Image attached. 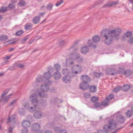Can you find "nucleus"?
<instances>
[{
  "mask_svg": "<svg viewBox=\"0 0 133 133\" xmlns=\"http://www.w3.org/2000/svg\"><path fill=\"white\" fill-rule=\"evenodd\" d=\"M25 4V3L23 1H21L19 2V5L21 6L24 5Z\"/></svg>",
  "mask_w": 133,
  "mask_h": 133,
  "instance_id": "obj_33",
  "label": "nucleus"
},
{
  "mask_svg": "<svg viewBox=\"0 0 133 133\" xmlns=\"http://www.w3.org/2000/svg\"><path fill=\"white\" fill-rule=\"evenodd\" d=\"M108 101L106 99L104 100L102 102L101 104L99 103H97L95 104V106L96 107H99L101 106V105H102L105 106H106L108 105Z\"/></svg>",
  "mask_w": 133,
  "mask_h": 133,
  "instance_id": "obj_8",
  "label": "nucleus"
},
{
  "mask_svg": "<svg viewBox=\"0 0 133 133\" xmlns=\"http://www.w3.org/2000/svg\"><path fill=\"white\" fill-rule=\"evenodd\" d=\"M115 4V3L114 2H111L110 3H109L108 4L106 5V6L109 7L111 6L112 5H114Z\"/></svg>",
  "mask_w": 133,
  "mask_h": 133,
  "instance_id": "obj_29",
  "label": "nucleus"
},
{
  "mask_svg": "<svg viewBox=\"0 0 133 133\" xmlns=\"http://www.w3.org/2000/svg\"><path fill=\"white\" fill-rule=\"evenodd\" d=\"M66 131L64 130H62L60 131V133H66Z\"/></svg>",
  "mask_w": 133,
  "mask_h": 133,
  "instance_id": "obj_42",
  "label": "nucleus"
},
{
  "mask_svg": "<svg viewBox=\"0 0 133 133\" xmlns=\"http://www.w3.org/2000/svg\"><path fill=\"white\" fill-rule=\"evenodd\" d=\"M121 87H117L115 88L113 90V91L115 92H118L121 89Z\"/></svg>",
  "mask_w": 133,
  "mask_h": 133,
  "instance_id": "obj_26",
  "label": "nucleus"
},
{
  "mask_svg": "<svg viewBox=\"0 0 133 133\" xmlns=\"http://www.w3.org/2000/svg\"><path fill=\"white\" fill-rule=\"evenodd\" d=\"M82 79L83 82L81 84L80 88L83 90L86 89L88 87L87 83L90 81L89 78L88 76L85 75L82 76Z\"/></svg>",
  "mask_w": 133,
  "mask_h": 133,
  "instance_id": "obj_2",
  "label": "nucleus"
},
{
  "mask_svg": "<svg viewBox=\"0 0 133 133\" xmlns=\"http://www.w3.org/2000/svg\"><path fill=\"white\" fill-rule=\"evenodd\" d=\"M37 81H38V82H39V80H38L37 79Z\"/></svg>",
  "mask_w": 133,
  "mask_h": 133,
  "instance_id": "obj_58",
  "label": "nucleus"
},
{
  "mask_svg": "<svg viewBox=\"0 0 133 133\" xmlns=\"http://www.w3.org/2000/svg\"><path fill=\"white\" fill-rule=\"evenodd\" d=\"M112 133H116V131H115L114 132H113Z\"/></svg>",
  "mask_w": 133,
  "mask_h": 133,
  "instance_id": "obj_51",
  "label": "nucleus"
},
{
  "mask_svg": "<svg viewBox=\"0 0 133 133\" xmlns=\"http://www.w3.org/2000/svg\"><path fill=\"white\" fill-rule=\"evenodd\" d=\"M9 7L10 9H12L14 7V5L13 4H10L9 5Z\"/></svg>",
  "mask_w": 133,
  "mask_h": 133,
  "instance_id": "obj_39",
  "label": "nucleus"
},
{
  "mask_svg": "<svg viewBox=\"0 0 133 133\" xmlns=\"http://www.w3.org/2000/svg\"><path fill=\"white\" fill-rule=\"evenodd\" d=\"M17 99H15L13 100L12 102H11L10 103V105H12L14 104L17 101Z\"/></svg>",
  "mask_w": 133,
  "mask_h": 133,
  "instance_id": "obj_38",
  "label": "nucleus"
},
{
  "mask_svg": "<svg viewBox=\"0 0 133 133\" xmlns=\"http://www.w3.org/2000/svg\"><path fill=\"white\" fill-rule=\"evenodd\" d=\"M7 39V37L6 36L4 35H2L0 36V41L3 42L6 41Z\"/></svg>",
  "mask_w": 133,
  "mask_h": 133,
  "instance_id": "obj_12",
  "label": "nucleus"
},
{
  "mask_svg": "<svg viewBox=\"0 0 133 133\" xmlns=\"http://www.w3.org/2000/svg\"><path fill=\"white\" fill-rule=\"evenodd\" d=\"M129 43L130 44L133 43V37L130 38L129 41Z\"/></svg>",
  "mask_w": 133,
  "mask_h": 133,
  "instance_id": "obj_37",
  "label": "nucleus"
},
{
  "mask_svg": "<svg viewBox=\"0 0 133 133\" xmlns=\"http://www.w3.org/2000/svg\"><path fill=\"white\" fill-rule=\"evenodd\" d=\"M51 84V83L49 82V84L48 85L45 84L44 85H43L41 86V89H42L41 92H39V95L41 97H43L44 94V92L46 91L47 90L48 86V85Z\"/></svg>",
  "mask_w": 133,
  "mask_h": 133,
  "instance_id": "obj_6",
  "label": "nucleus"
},
{
  "mask_svg": "<svg viewBox=\"0 0 133 133\" xmlns=\"http://www.w3.org/2000/svg\"><path fill=\"white\" fill-rule=\"evenodd\" d=\"M15 116L14 115H13L10 117H9L8 118V123L10 122V121H12L13 120L15 119Z\"/></svg>",
  "mask_w": 133,
  "mask_h": 133,
  "instance_id": "obj_24",
  "label": "nucleus"
},
{
  "mask_svg": "<svg viewBox=\"0 0 133 133\" xmlns=\"http://www.w3.org/2000/svg\"><path fill=\"white\" fill-rule=\"evenodd\" d=\"M20 114H21V115H22V114H21V112H20Z\"/></svg>",
  "mask_w": 133,
  "mask_h": 133,
  "instance_id": "obj_61",
  "label": "nucleus"
},
{
  "mask_svg": "<svg viewBox=\"0 0 133 133\" xmlns=\"http://www.w3.org/2000/svg\"><path fill=\"white\" fill-rule=\"evenodd\" d=\"M70 78V77L69 76H65L63 78V80L65 81L66 83H67L69 81Z\"/></svg>",
  "mask_w": 133,
  "mask_h": 133,
  "instance_id": "obj_19",
  "label": "nucleus"
},
{
  "mask_svg": "<svg viewBox=\"0 0 133 133\" xmlns=\"http://www.w3.org/2000/svg\"><path fill=\"white\" fill-rule=\"evenodd\" d=\"M45 133H51V132L49 131H46Z\"/></svg>",
  "mask_w": 133,
  "mask_h": 133,
  "instance_id": "obj_50",
  "label": "nucleus"
},
{
  "mask_svg": "<svg viewBox=\"0 0 133 133\" xmlns=\"http://www.w3.org/2000/svg\"><path fill=\"white\" fill-rule=\"evenodd\" d=\"M54 76L56 79L59 78L60 77V74L58 72H56L54 74Z\"/></svg>",
  "mask_w": 133,
  "mask_h": 133,
  "instance_id": "obj_22",
  "label": "nucleus"
},
{
  "mask_svg": "<svg viewBox=\"0 0 133 133\" xmlns=\"http://www.w3.org/2000/svg\"><path fill=\"white\" fill-rule=\"evenodd\" d=\"M132 111H129L127 113V116L128 117H130L132 115Z\"/></svg>",
  "mask_w": 133,
  "mask_h": 133,
  "instance_id": "obj_23",
  "label": "nucleus"
},
{
  "mask_svg": "<svg viewBox=\"0 0 133 133\" xmlns=\"http://www.w3.org/2000/svg\"><path fill=\"white\" fill-rule=\"evenodd\" d=\"M12 128H9V130H8V131L9 133H10L11 132H12Z\"/></svg>",
  "mask_w": 133,
  "mask_h": 133,
  "instance_id": "obj_45",
  "label": "nucleus"
},
{
  "mask_svg": "<svg viewBox=\"0 0 133 133\" xmlns=\"http://www.w3.org/2000/svg\"><path fill=\"white\" fill-rule=\"evenodd\" d=\"M63 74H68V71L67 69H63L62 71Z\"/></svg>",
  "mask_w": 133,
  "mask_h": 133,
  "instance_id": "obj_35",
  "label": "nucleus"
},
{
  "mask_svg": "<svg viewBox=\"0 0 133 133\" xmlns=\"http://www.w3.org/2000/svg\"><path fill=\"white\" fill-rule=\"evenodd\" d=\"M51 75L49 72L46 73L44 74V77L46 79H48L51 77Z\"/></svg>",
  "mask_w": 133,
  "mask_h": 133,
  "instance_id": "obj_15",
  "label": "nucleus"
},
{
  "mask_svg": "<svg viewBox=\"0 0 133 133\" xmlns=\"http://www.w3.org/2000/svg\"><path fill=\"white\" fill-rule=\"evenodd\" d=\"M24 107L25 108V109H26L27 108H28V104L27 103L26 104H24Z\"/></svg>",
  "mask_w": 133,
  "mask_h": 133,
  "instance_id": "obj_43",
  "label": "nucleus"
},
{
  "mask_svg": "<svg viewBox=\"0 0 133 133\" xmlns=\"http://www.w3.org/2000/svg\"><path fill=\"white\" fill-rule=\"evenodd\" d=\"M8 90H6L3 93L1 96V99H0V103L2 99L3 100V101L4 102H6L8 101L10 99L14 97V95L13 94H11L6 96L5 97V96L8 93Z\"/></svg>",
  "mask_w": 133,
  "mask_h": 133,
  "instance_id": "obj_4",
  "label": "nucleus"
},
{
  "mask_svg": "<svg viewBox=\"0 0 133 133\" xmlns=\"http://www.w3.org/2000/svg\"><path fill=\"white\" fill-rule=\"evenodd\" d=\"M30 98L32 99L31 101L32 104V105L34 106V107H31L30 108H28V110L30 111H32V109L33 108L34 110H35V103H36L37 100L36 98V96L35 95L31 96L30 97Z\"/></svg>",
  "mask_w": 133,
  "mask_h": 133,
  "instance_id": "obj_5",
  "label": "nucleus"
},
{
  "mask_svg": "<svg viewBox=\"0 0 133 133\" xmlns=\"http://www.w3.org/2000/svg\"><path fill=\"white\" fill-rule=\"evenodd\" d=\"M44 15V14L43 13H41L40 15H39V16L40 17H41V16H43V15Z\"/></svg>",
  "mask_w": 133,
  "mask_h": 133,
  "instance_id": "obj_46",
  "label": "nucleus"
},
{
  "mask_svg": "<svg viewBox=\"0 0 133 133\" xmlns=\"http://www.w3.org/2000/svg\"><path fill=\"white\" fill-rule=\"evenodd\" d=\"M114 71V70L113 69H112L111 70H110V72H109V73H108V74L109 75H114V74L113 73H111L110 72H112L113 71Z\"/></svg>",
  "mask_w": 133,
  "mask_h": 133,
  "instance_id": "obj_40",
  "label": "nucleus"
},
{
  "mask_svg": "<svg viewBox=\"0 0 133 133\" xmlns=\"http://www.w3.org/2000/svg\"><path fill=\"white\" fill-rule=\"evenodd\" d=\"M116 124L113 122V120L109 121L108 125H105L103 127L104 131H100L99 133L103 132L109 131L110 130L114 129L116 127Z\"/></svg>",
  "mask_w": 133,
  "mask_h": 133,
  "instance_id": "obj_3",
  "label": "nucleus"
},
{
  "mask_svg": "<svg viewBox=\"0 0 133 133\" xmlns=\"http://www.w3.org/2000/svg\"><path fill=\"white\" fill-rule=\"evenodd\" d=\"M96 90V88L94 86H92L90 88V90L92 92H95Z\"/></svg>",
  "mask_w": 133,
  "mask_h": 133,
  "instance_id": "obj_18",
  "label": "nucleus"
},
{
  "mask_svg": "<svg viewBox=\"0 0 133 133\" xmlns=\"http://www.w3.org/2000/svg\"><path fill=\"white\" fill-rule=\"evenodd\" d=\"M87 44L89 46H92V43L91 41L90 40H89L87 42Z\"/></svg>",
  "mask_w": 133,
  "mask_h": 133,
  "instance_id": "obj_31",
  "label": "nucleus"
},
{
  "mask_svg": "<svg viewBox=\"0 0 133 133\" xmlns=\"http://www.w3.org/2000/svg\"><path fill=\"white\" fill-rule=\"evenodd\" d=\"M131 1V2H132V1Z\"/></svg>",
  "mask_w": 133,
  "mask_h": 133,
  "instance_id": "obj_57",
  "label": "nucleus"
},
{
  "mask_svg": "<svg viewBox=\"0 0 133 133\" xmlns=\"http://www.w3.org/2000/svg\"><path fill=\"white\" fill-rule=\"evenodd\" d=\"M7 10V8L6 7H2L0 9L1 12H4Z\"/></svg>",
  "mask_w": 133,
  "mask_h": 133,
  "instance_id": "obj_27",
  "label": "nucleus"
},
{
  "mask_svg": "<svg viewBox=\"0 0 133 133\" xmlns=\"http://www.w3.org/2000/svg\"><path fill=\"white\" fill-rule=\"evenodd\" d=\"M52 7V4H49L47 6V9L48 10H50L51 9Z\"/></svg>",
  "mask_w": 133,
  "mask_h": 133,
  "instance_id": "obj_32",
  "label": "nucleus"
},
{
  "mask_svg": "<svg viewBox=\"0 0 133 133\" xmlns=\"http://www.w3.org/2000/svg\"><path fill=\"white\" fill-rule=\"evenodd\" d=\"M39 18L38 17H36L34 18L33 20V22L35 24H37L39 22Z\"/></svg>",
  "mask_w": 133,
  "mask_h": 133,
  "instance_id": "obj_14",
  "label": "nucleus"
},
{
  "mask_svg": "<svg viewBox=\"0 0 133 133\" xmlns=\"http://www.w3.org/2000/svg\"><path fill=\"white\" fill-rule=\"evenodd\" d=\"M4 75V74L3 73H0V77L3 76Z\"/></svg>",
  "mask_w": 133,
  "mask_h": 133,
  "instance_id": "obj_47",
  "label": "nucleus"
},
{
  "mask_svg": "<svg viewBox=\"0 0 133 133\" xmlns=\"http://www.w3.org/2000/svg\"><path fill=\"white\" fill-rule=\"evenodd\" d=\"M88 51V48L86 46H85L82 47L81 49V52L82 54H87Z\"/></svg>",
  "mask_w": 133,
  "mask_h": 133,
  "instance_id": "obj_9",
  "label": "nucleus"
},
{
  "mask_svg": "<svg viewBox=\"0 0 133 133\" xmlns=\"http://www.w3.org/2000/svg\"><path fill=\"white\" fill-rule=\"evenodd\" d=\"M23 33V31H20L17 32L16 33V35L17 36H20L22 35Z\"/></svg>",
  "mask_w": 133,
  "mask_h": 133,
  "instance_id": "obj_30",
  "label": "nucleus"
},
{
  "mask_svg": "<svg viewBox=\"0 0 133 133\" xmlns=\"http://www.w3.org/2000/svg\"><path fill=\"white\" fill-rule=\"evenodd\" d=\"M130 88V87L128 85H125L123 86L122 88L123 91H126L128 90Z\"/></svg>",
  "mask_w": 133,
  "mask_h": 133,
  "instance_id": "obj_17",
  "label": "nucleus"
},
{
  "mask_svg": "<svg viewBox=\"0 0 133 133\" xmlns=\"http://www.w3.org/2000/svg\"><path fill=\"white\" fill-rule=\"evenodd\" d=\"M55 69L56 71L59 70L60 69V66L58 64H56L55 65Z\"/></svg>",
  "mask_w": 133,
  "mask_h": 133,
  "instance_id": "obj_28",
  "label": "nucleus"
},
{
  "mask_svg": "<svg viewBox=\"0 0 133 133\" xmlns=\"http://www.w3.org/2000/svg\"><path fill=\"white\" fill-rule=\"evenodd\" d=\"M131 35L132 34L130 32H127L125 33L124 36L123 37V39H124V38H125V37H130Z\"/></svg>",
  "mask_w": 133,
  "mask_h": 133,
  "instance_id": "obj_13",
  "label": "nucleus"
},
{
  "mask_svg": "<svg viewBox=\"0 0 133 133\" xmlns=\"http://www.w3.org/2000/svg\"><path fill=\"white\" fill-rule=\"evenodd\" d=\"M81 69L80 66L78 65L75 66L72 68V72L74 74H76L80 71Z\"/></svg>",
  "mask_w": 133,
  "mask_h": 133,
  "instance_id": "obj_7",
  "label": "nucleus"
},
{
  "mask_svg": "<svg viewBox=\"0 0 133 133\" xmlns=\"http://www.w3.org/2000/svg\"><path fill=\"white\" fill-rule=\"evenodd\" d=\"M85 97V98H89L90 97V95L89 94H85L84 95Z\"/></svg>",
  "mask_w": 133,
  "mask_h": 133,
  "instance_id": "obj_36",
  "label": "nucleus"
},
{
  "mask_svg": "<svg viewBox=\"0 0 133 133\" xmlns=\"http://www.w3.org/2000/svg\"><path fill=\"white\" fill-rule=\"evenodd\" d=\"M132 125V124L131 125V126Z\"/></svg>",
  "mask_w": 133,
  "mask_h": 133,
  "instance_id": "obj_60",
  "label": "nucleus"
},
{
  "mask_svg": "<svg viewBox=\"0 0 133 133\" xmlns=\"http://www.w3.org/2000/svg\"><path fill=\"white\" fill-rule=\"evenodd\" d=\"M30 122L28 121H24L22 123L23 125L26 127L27 128L30 125Z\"/></svg>",
  "mask_w": 133,
  "mask_h": 133,
  "instance_id": "obj_10",
  "label": "nucleus"
},
{
  "mask_svg": "<svg viewBox=\"0 0 133 133\" xmlns=\"http://www.w3.org/2000/svg\"><path fill=\"white\" fill-rule=\"evenodd\" d=\"M114 98V96L113 95L110 94L109 96L107 97L106 98V99L108 101L109 100H110Z\"/></svg>",
  "mask_w": 133,
  "mask_h": 133,
  "instance_id": "obj_20",
  "label": "nucleus"
},
{
  "mask_svg": "<svg viewBox=\"0 0 133 133\" xmlns=\"http://www.w3.org/2000/svg\"><path fill=\"white\" fill-rule=\"evenodd\" d=\"M63 2L62 0L58 2L56 4V5L57 6H58L60 5Z\"/></svg>",
  "mask_w": 133,
  "mask_h": 133,
  "instance_id": "obj_34",
  "label": "nucleus"
},
{
  "mask_svg": "<svg viewBox=\"0 0 133 133\" xmlns=\"http://www.w3.org/2000/svg\"><path fill=\"white\" fill-rule=\"evenodd\" d=\"M18 66L21 68H22L24 66V65H23L21 64H19L18 65Z\"/></svg>",
  "mask_w": 133,
  "mask_h": 133,
  "instance_id": "obj_41",
  "label": "nucleus"
},
{
  "mask_svg": "<svg viewBox=\"0 0 133 133\" xmlns=\"http://www.w3.org/2000/svg\"><path fill=\"white\" fill-rule=\"evenodd\" d=\"M15 43V42H12V44H14V43Z\"/></svg>",
  "mask_w": 133,
  "mask_h": 133,
  "instance_id": "obj_55",
  "label": "nucleus"
},
{
  "mask_svg": "<svg viewBox=\"0 0 133 133\" xmlns=\"http://www.w3.org/2000/svg\"><path fill=\"white\" fill-rule=\"evenodd\" d=\"M98 99V97H92L91 99V101L92 102H95L97 101Z\"/></svg>",
  "mask_w": 133,
  "mask_h": 133,
  "instance_id": "obj_25",
  "label": "nucleus"
},
{
  "mask_svg": "<svg viewBox=\"0 0 133 133\" xmlns=\"http://www.w3.org/2000/svg\"><path fill=\"white\" fill-rule=\"evenodd\" d=\"M1 16L0 15V19H1Z\"/></svg>",
  "mask_w": 133,
  "mask_h": 133,
  "instance_id": "obj_54",
  "label": "nucleus"
},
{
  "mask_svg": "<svg viewBox=\"0 0 133 133\" xmlns=\"http://www.w3.org/2000/svg\"><path fill=\"white\" fill-rule=\"evenodd\" d=\"M22 133H24V131H22Z\"/></svg>",
  "mask_w": 133,
  "mask_h": 133,
  "instance_id": "obj_53",
  "label": "nucleus"
},
{
  "mask_svg": "<svg viewBox=\"0 0 133 133\" xmlns=\"http://www.w3.org/2000/svg\"><path fill=\"white\" fill-rule=\"evenodd\" d=\"M32 26L31 24H26L25 26V29L26 30H28L32 28Z\"/></svg>",
  "mask_w": 133,
  "mask_h": 133,
  "instance_id": "obj_16",
  "label": "nucleus"
},
{
  "mask_svg": "<svg viewBox=\"0 0 133 133\" xmlns=\"http://www.w3.org/2000/svg\"><path fill=\"white\" fill-rule=\"evenodd\" d=\"M121 32V29L119 28L111 30L105 29L101 31V35L104 38L105 43L109 45L114 41L118 39L119 36Z\"/></svg>",
  "mask_w": 133,
  "mask_h": 133,
  "instance_id": "obj_1",
  "label": "nucleus"
},
{
  "mask_svg": "<svg viewBox=\"0 0 133 133\" xmlns=\"http://www.w3.org/2000/svg\"><path fill=\"white\" fill-rule=\"evenodd\" d=\"M34 116L36 118L38 119L41 117V115L39 112H36Z\"/></svg>",
  "mask_w": 133,
  "mask_h": 133,
  "instance_id": "obj_21",
  "label": "nucleus"
},
{
  "mask_svg": "<svg viewBox=\"0 0 133 133\" xmlns=\"http://www.w3.org/2000/svg\"><path fill=\"white\" fill-rule=\"evenodd\" d=\"M10 56L6 57H4V59L5 60L8 59H9L10 58Z\"/></svg>",
  "mask_w": 133,
  "mask_h": 133,
  "instance_id": "obj_44",
  "label": "nucleus"
},
{
  "mask_svg": "<svg viewBox=\"0 0 133 133\" xmlns=\"http://www.w3.org/2000/svg\"><path fill=\"white\" fill-rule=\"evenodd\" d=\"M100 38L99 36H95L94 37L92 38V40L93 42H97L99 41L100 40Z\"/></svg>",
  "mask_w": 133,
  "mask_h": 133,
  "instance_id": "obj_11",
  "label": "nucleus"
},
{
  "mask_svg": "<svg viewBox=\"0 0 133 133\" xmlns=\"http://www.w3.org/2000/svg\"><path fill=\"white\" fill-rule=\"evenodd\" d=\"M1 127L0 125V129H1Z\"/></svg>",
  "mask_w": 133,
  "mask_h": 133,
  "instance_id": "obj_56",
  "label": "nucleus"
},
{
  "mask_svg": "<svg viewBox=\"0 0 133 133\" xmlns=\"http://www.w3.org/2000/svg\"><path fill=\"white\" fill-rule=\"evenodd\" d=\"M35 127H37L38 128H39L40 126L38 124H37L36 125H35Z\"/></svg>",
  "mask_w": 133,
  "mask_h": 133,
  "instance_id": "obj_48",
  "label": "nucleus"
},
{
  "mask_svg": "<svg viewBox=\"0 0 133 133\" xmlns=\"http://www.w3.org/2000/svg\"><path fill=\"white\" fill-rule=\"evenodd\" d=\"M100 75V74H99V73H96V75H96V77H98L99 75Z\"/></svg>",
  "mask_w": 133,
  "mask_h": 133,
  "instance_id": "obj_49",
  "label": "nucleus"
},
{
  "mask_svg": "<svg viewBox=\"0 0 133 133\" xmlns=\"http://www.w3.org/2000/svg\"><path fill=\"white\" fill-rule=\"evenodd\" d=\"M70 64H72V63H70Z\"/></svg>",
  "mask_w": 133,
  "mask_h": 133,
  "instance_id": "obj_59",
  "label": "nucleus"
},
{
  "mask_svg": "<svg viewBox=\"0 0 133 133\" xmlns=\"http://www.w3.org/2000/svg\"><path fill=\"white\" fill-rule=\"evenodd\" d=\"M67 63H69V61H67Z\"/></svg>",
  "mask_w": 133,
  "mask_h": 133,
  "instance_id": "obj_52",
  "label": "nucleus"
}]
</instances>
